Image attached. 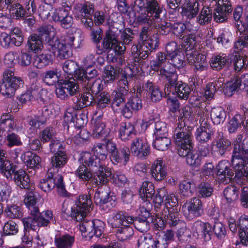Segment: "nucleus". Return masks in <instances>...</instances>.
Listing matches in <instances>:
<instances>
[{
    "mask_svg": "<svg viewBox=\"0 0 248 248\" xmlns=\"http://www.w3.org/2000/svg\"><path fill=\"white\" fill-rule=\"evenodd\" d=\"M243 14V8L241 6H237L236 7L233 12V17L235 21V26L237 31L242 34L245 32V27L243 25V23L240 19L242 17Z\"/></svg>",
    "mask_w": 248,
    "mask_h": 248,
    "instance_id": "5fc2aeb1",
    "label": "nucleus"
},
{
    "mask_svg": "<svg viewBox=\"0 0 248 248\" xmlns=\"http://www.w3.org/2000/svg\"><path fill=\"white\" fill-rule=\"evenodd\" d=\"M178 76L175 75L171 78L170 84H166L164 88L165 93L176 95L179 98L187 100L189 96L191 89L189 85L182 81L178 80Z\"/></svg>",
    "mask_w": 248,
    "mask_h": 248,
    "instance_id": "6e6552de",
    "label": "nucleus"
},
{
    "mask_svg": "<svg viewBox=\"0 0 248 248\" xmlns=\"http://www.w3.org/2000/svg\"><path fill=\"white\" fill-rule=\"evenodd\" d=\"M8 9L10 16L16 19L23 18L26 15V10L23 8V6L19 3H16L11 5Z\"/></svg>",
    "mask_w": 248,
    "mask_h": 248,
    "instance_id": "603ef678",
    "label": "nucleus"
},
{
    "mask_svg": "<svg viewBox=\"0 0 248 248\" xmlns=\"http://www.w3.org/2000/svg\"><path fill=\"white\" fill-rule=\"evenodd\" d=\"M187 208L189 212V215L195 217L200 216L202 212V202L198 198L191 199L188 203H186L183 206V209Z\"/></svg>",
    "mask_w": 248,
    "mask_h": 248,
    "instance_id": "72a5a7b5",
    "label": "nucleus"
},
{
    "mask_svg": "<svg viewBox=\"0 0 248 248\" xmlns=\"http://www.w3.org/2000/svg\"><path fill=\"white\" fill-rule=\"evenodd\" d=\"M81 159L84 165L87 166L92 171L97 170L103 165L101 164L100 160L93 153L85 152L81 154Z\"/></svg>",
    "mask_w": 248,
    "mask_h": 248,
    "instance_id": "412c9836",
    "label": "nucleus"
},
{
    "mask_svg": "<svg viewBox=\"0 0 248 248\" xmlns=\"http://www.w3.org/2000/svg\"><path fill=\"white\" fill-rule=\"evenodd\" d=\"M248 111V109H247ZM245 117L239 114L235 115L228 122L227 129L230 134L235 133L239 128L243 125L246 130L248 131V120L244 125Z\"/></svg>",
    "mask_w": 248,
    "mask_h": 248,
    "instance_id": "aec40b11",
    "label": "nucleus"
},
{
    "mask_svg": "<svg viewBox=\"0 0 248 248\" xmlns=\"http://www.w3.org/2000/svg\"><path fill=\"white\" fill-rule=\"evenodd\" d=\"M64 43L61 42L58 38H56L47 49L51 50L52 53L60 59H67L71 55V52L70 47L66 44L74 48L77 47L79 44L78 41H76L74 35L66 36L64 38Z\"/></svg>",
    "mask_w": 248,
    "mask_h": 248,
    "instance_id": "423d86ee",
    "label": "nucleus"
},
{
    "mask_svg": "<svg viewBox=\"0 0 248 248\" xmlns=\"http://www.w3.org/2000/svg\"><path fill=\"white\" fill-rule=\"evenodd\" d=\"M154 202L157 207L162 204H164L168 208V205L174 207L177 204V198L174 194L166 195V191L164 189H159L155 193V197L154 199Z\"/></svg>",
    "mask_w": 248,
    "mask_h": 248,
    "instance_id": "dca6fc26",
    "label": "nucleus"
},
{
    "mask_svg": "<svg viewBox=\"0 0 248 248\" xmlns=\"http://www.w3.org/2000/svg\"><path fill=\"white\" fill-rule=\"evenodd\" d=\"M217 169L220 183H228L234 175V170L230 169L227 161H220L217 166Z\"/></svg>",
    "mask_w": 248,
    "mask_h": 248,
    "instance_id": "a211bd4d",
    "label": "nucleus"
},
{
    "mask_svg": "<svg viewBox=\"0 0 248 248\" xmlns=\"http://www.w3.org/2000/svg\"><path fill=\"white\" fill-rule=\"evenodd\" d=\"M198 189L199 196L202 198L210 197L213 192L212 186L208 182L201 183L198 186Z\"/></svg>",
    "mask_w": 248,
    "mask_h": 248,
    "instance_id": "69168bd1",
    "label": "nucleus"
},
{
    "mask_svg": "<svg viewBox=\"0 0 248 248\" xmlns=\"http://www.w3.org/2000/svg\"><path fill=\"white\" fill-rule=\"evenodd\" d=\"M0 170L8 179H12L16 172L15 166L7 159L0 164Z\"/></svg>",
    "mask_w": 248,
    "mask_h": 248,
    "instance_id": "864d4df0",
    "label": "nucleus"
},
{
    "mask_svg": "<svg viewBox=\"0 0 248 248\" xmlns=\"http://www.w3.org/2000/svg\"><path fill=\"white\" fill-rule=\"evenodd\" d=\"M223 193L228 202H232L238 197V188L234 186H230L224 190Z\"/></svg>",
    "mask_w": 248,
    "mask_h": 248,
    "instance_id": "0e129e2a",
    "label": "nucleus"
},
{
    "mask_svg": "<svg viewBox=\"0 0 248 248\" xmlns=\"http://www.w3.org/2000/svg\"><path fill=\"white\" fill-rule=\"evenodd\" d=\"M52 61L53 57L52 55L43 53L36 58L33 62V64L37 68L41 69L52 64Z\"/></svg>",
    "mask_w": 248,
    "mask_h": 248,
    "instance_id": "3c124183",
    "label": "nucleus"
},
{
    "mask_svg": "<svg viewBox=\"0 0 248 248\" xmlns=\"http://www.w3.org/2000/svg\"><path fill=\"white\" fill-rule=\"evenodd\" d=\"M113 96L111 107L116 111H121V109L124 107L125 98L128 94L124 92L116 91Z\"/></svg>",
    "mask_w": 248,
    "mask_h": 248,
    "instance_id": "58836bf2",
    "label": "nucleus"
},
{
    "mask_svg": "<svg viewBox=\"0 0 248 248\" xmlns=\"http://www.w3.org/2000/svg\"><path fill=\"white\" fill-rule=\"evenodd\" d=\"M37 193L32 189H29L24 199V203L28 207L31 216L38 215L40 214L39 209L35 206L37 199Z\"/></svg>",
    "mask_w": 248,
    "mask_h": 248,
    "instance_id": "5701e85b",
    "label": "nucleus"
},
{
    "mask_svg": "<svg viewBox=\"0 0 248 248\" xmlns=\"http://www.w3.org/2000/svg\"><path fill=\"white\" fill-rule=\"evenodd\" d=\"M193 148L186 149L184 155L178 154L180 156L186 157V163L193 168L199 167L202 163V156L197 152L192 150Z\"/></svg>",
    "mask_w": 248,
    "mask_h": 248,
    "instance_id": "b1692460",
    "label": "nucleus"
},
{
    "mask_svg": "<svg viewBox=\"0 0 248 248\" xmlns=\"http://www.w3.org/2000/svg\"><path fill=\"white\" fill-rule=\"evenodd\" d=\"M132 154L140 159H145L150 153V148L144 138L136 137L130 145Z\"/></svg>",
    "mask_w": 248,
    "mask_h": 248,
    "instance_id": "1a4fd4ad",
    "label": "nucleus"
},
{
    "mask_svg": "<svg viewBox=\"0 0 248 248\" xmlns=\"http://www.w3.org/2000/svg\"><path fill=\"white\" fill-rule=\"evenodd\" d=\"M21 159L27 167L35 170L40 167L41 158L32 152L28 151L23 153Z\"/></svg>",
    "mask_w": 248,
    "mask_h": 248,
    "instance_id": "bb28decb",
    "label": "nucleus"
},
{
    "mask_svg": "<svg viewBox=\"0 0 248 248\" xmlns=\"http://www.w3.org/2000/svg\"><path fill=\"white\" fill-rule=\"evenodd\" d=\"M94 6L89 2H86L77 5L75 7L77 17H90L93 13Z\"/></svg>",
    "mask_w": 248,
    "mask_h": 248,
    "instance_id": "a19ab883",
    "label": "nucleus"
},
{
    "mask_svg": "<svg viewBox=\"0 0 248 248\" xmlns=\"http://www.w3.org/2000/svg\"><path fill=\"white\" fill-rule=\"evenodd\" d=\"M16 120L9 113L2 114L0 118V127L7 133L13 131L16 126Z\"/></svg>",
    "mask_w": 248,
    "mask_h": 248,
    "instance_id": "cd10ccee",
    "label": "nucleus"
},
{
    "mask_svg": "<svg viewBox=\"0 0 248 248\" xmlns=\"http://www.w3.org/2000/svg\"><path fill=\"white\" fill-rule=\"evenodd\" d=\"M92 151L100 160H105L108 154H110V158L112 162L117 164L123 161L126 164L129 160L130 151L126 146L117 148L116 144L111 140H105L103 143H98L92 148Z\"/></svg>",
    "mask_w": 248,
    "mask_h": 248,
    "instance_id": "f257e3e1",
    "label": "nucleus"
},
{
    "mask_svg": "<svg viewBox=\"0 0 248 248\" xmlns=\"http://www.w3.org/2000/svg\"><path fill=\"white\" fill-rule=\"evenodd\" d=\"M119 32L117 28L112 26L109 27V30L105 32L102 43V48L99 49L100 52L97 53L99 54L105 51L109 52L113 50L116 54H124L126 50V47L123 46V44L118 40Z\"/></svg>",
    "mask_w": 248,
    "mask_h": 248,
    "instance_id": "20e7f679",
    "label": "nucleus"
},
{
    "mask_svg": "<svg viewBox=\"0 0 248 248\" xmlns=\"http://www.w3.org/2000/svg\"><path fill=\"white\" fill-rule=\"evenodd\" d=\"M146 46L140 45L139 47L137 45H133L131 47V53L135 62H140V60H145L148 58L151 52Z\"/></svg>",
    "mask_w": 248,
    "mask_h": 248,
    "instance_id": "473e14b6",
    "label": "nucleus"
},
{
    "mask_svg": "<svg viewBox=\"0 0 248 248\" xmlns=\"http://www.w3.org/2000/svg\"><path fill=\"white\" fill-rule=\"evenodd\" d=\"M134 126L130 123L122 122L120 124L119 136L124 141H126L132 138L135 135Z\"/></svg>",
    "mask_w": 248,
    "mask_h": 248,
    "instance_id": "c756f323",
    "label": "nucleus"
},
{
    "mask_svg": "<svg viewBox=\"0 0 248 248\" xmlns=\"http://www.w3.org/2000/svg\"><path fill=\"white\" fill-rule=\"evenodd\" d=\"M96 107L99 109H103L108 106L111 102L109 93L106 91L102 92L95 96Z\"/></svg>",
    "mask_w": 248,
    "mask_h": 248,
    "instance_id": "8fccbe9b",
    "label": "nucleus"
},
{
    "mask_svg": "<svg viewBox=\"0 0 248 248\" xmlns=\"http://www.w3.org/2000/svg\"><path fill=\"white\" fill-rule=\"evenodd\" d=\"M244 134H239L234 141L232 164L238 174L248 164V136L244 139Z\"/></svg>",
    "mask_w": 248,
    "mask_h": 248,
    "instance_id": "f03ea898",
    "label": "nucleus"
},
{
    "mask_svg": "<svg viewBox=\"0 0 248 248\" xmlns=\"http://www.w3.org/2000/svg\"><path fill=\"white\" fill-rule=\"evenodd\" d=\"M167 60V55L163 52H158L156 55V59L151 63L152 69L155 71H158L159 68L164 67L165 65H170Z\"/></svg>",
    "mask_w": 248,
    "mask_h": 248,
    "instance_id": "09e8293b",
    "label": "nucleus"
},
{
    "mask_svg": "<svg viewBox=\"0 0 248 248\" xmlns=\"http://www.w3.org/2000/svg\"><path fill=\"white\" fill-rule=\"evenodd\" d=\"M142 89L150 95L152 102H156L160 101L162 97V93L159 88L153 82L148 80L145 82Z\"/></svg>",
    "mask_w": 248,
    "mask_h": 248,
    "instance_id": "393cba45",
    "label": "nucleus"
},
{
    "mask_svg": "<svg viewBox=\"0 0 248 248\" xmlns=\"http://www.w3.org/2000/svg\"><path fill=\"white\" fill-rule=\"evenodd\" d=\"M89 92H84L80 94L79 100L77 105L78 108L81 109L88 106H93L95 104V97Z\"/></svg>",
    "mask_w": 248,
    "mask_h": 248,
    "instance_id": "49530a36",
    "label": "nucleus"
},
{
    "mask_svg": "<svg viewBox=\"0 0 248 248\" xmlns=\"http://www.w3.org/2000/svg\"><path fill=\"white\" fill-rule=\"evenodd\" d=\"M231 142L228 139L221 136L218 139L215 140L212 144L213 150L222 156L231 148Z\"/></svg>",
    "mask_w": 248,
    "mask_h": 248,
    "instance_id": "6ab92c4d",
    "label": "nucleus"
},
{
    "mask_svg": "<svg viewBox=\"0 0 248 248\" xmlns=\"http://www.w3.org/2000/svg\"><path fill=\"white\" fill-rule=\"evenodd\" d=\"M110 190L107 186L98 187L94 196V201L97 205L102 206L110 201Z\"/></svg>",
    "mask_w": 248,
    "mask_h": 248,
    "instance_id": "4be33fe9",
    "label": "nucleus"
},
{
    "mask_svg": "<svg viewBox=\"0 0 248 248\" xmlns=\"http://www.w3.org/2000/svg\"><path fill=\"white\" fill-rule=\"evenodd\" d=\"M37 35L42 39L48 47L55 41L56 29L50 24H43L37 29Z\"/></svg>",
    "mask_w": 248,
    "mask_h": 248,
    "instance_id": "2eb2a0df",
    "label": "nucleus"
},
{
    "mask_svg": "<svg viewBox=\"0 0 248 248\" xmlns=\"http://www.w3.org/2000/svg\"><path fill=\"white\" fill-rule=\"evenodd\" d=\"M70 8L69 6L56 9L51 16L52 20L56 22H59L62 28L68 29L73 24V19L69 15Z\"/></svg>",
    "mask_w": 248,
    "mask_h": 248,
    "instance_id": "9b49d317",
    "label": "nucleus"
},
{
    "mask_svg": "<svg viewBox=\"0 0 248 248\" xmlns=\"http://www.w3.org/2000/svg\"><path fill=\"white\" fill-rule=\"evenodd\" d=\"M181 8L182 16L191 20L196 17L200 12V5L198 0H184Z\"/></svg>",
    "mask_w": 248,
    "mask_h": 248,
    "instance_id": "4468645a",
    "label": "nucleus"
},
{
    "mask_svg": "<svg viewBox=\"0 0 248 248\" xmlns=\"http://www.w3.org/2000/svg\"><path fill=\"white\" fill-rule=\"evenodd\" d=\"M214 131L210 125H203L197 129L196 132V138L197 141L202 142H208L214 135Z\"/></svg>",
    "mask_w": 248,
    "mask_h": 248,
    "instance_id": "7c9ffc66",
    "label": "nucleus"
},
{
    "mask_svg": "<svg viewBox=\"0 0 248 248\" xmlns=\"http://www.w3.org/2000/svg\"><path fill=\"white\" fill-rule=\"evenodd\" d=\"M7 133L5 140L8 147L18 146L22 144L20 137L18 135L13 132V131Z\"/></svg>",
    "mask_w": 248,
    "mask_h": 248,
    "instance_id": "338daca9",
    "label": "nucleus"
},
{
    "mask_svg": "<svg viewBox=\"0 0 248 248\" xmlns=\"http://www.w3.org/2000/svg\"><path fill=\"white\" fill-rule=\"evenodd\" d=\"M140 195L141 198L146 199V201L153 200L155 197V187L153 184L150 182L144 181L142 183L140 190Z\"/></svg>",
    "mask_w": 248,
    "mask_h": 248,
    "instance_id": "f704fd0d",
    "label": "nucleus"
},
{
    "mask_svg": "<svg viewBox=\"0 0 248 248\" xmlns=\"http://www.w3.org/2000/svg\"><path fill=\"white\" fill-rule=\"evenodd\" d=\"M94 174L92 179L93 184L95 186H107L109 178L111 175L110 170L103 165L101 166L97 170H93Z\"/></svg>",
    "mask_w": 248,
    "mask_h": 248,
    "instance_id": "f3484780",
    "label": "nucleus"
},
{
    "mask_svg": "<svg viewBox=\"0 0 248 248\" xmlns=\"http://www.w3.org/2000/svg\"><path fill=\"white\" fill-rule=\"evenodd\" d=\"M144 11L154 19L155 27L158 29L160 34L166 35L169 33L170 23L163 20L161 17L163 10L157 0H146V7Z\"/></svg>",
    "mask_w": 248,
    "mask_h": 248,
    "instance_id": "7ed1b4c3",
    "label": "nucleus"
},
{
    "mask_svg": "<svg viewBox=\"0 0 248 248\" xmlns=\"http://www.w3.org/2000/svg\"><path fill=\"white\" fill-rule=\"evenodd\" d=\"M210 117L215 124H219L223 123L226 117V112L220 107L213 108L210 111Z\"/></svg>",
    "mask_w": 248,
    "mask_h": 248,
    "instance_id": "37998d69",
    "label": "nucleus"
},
{
    "mask_svg": "<svg viewBox=\"0 0 248 248\" xmlns=\"http://www.w3.org/2000/svg\"><path fill=\"white\" fill-rule=\"evenodd\" d=\"M91 171L92 170L88 169L87 166L82 164L80 165L76 171V175L83 181H88L92 179L93 176Z\"/></svg>",
    "mask_w": 248,
    "mask_h": 248,
    "instance_id": "13d9d810",
    "label": "nucleus"
},
{
    "mask_svg": "<svg viewBox=\"0 0 248 248\" xmlns=\"http://www.w3.org/2000/svg\"><path fill=\"white\" fill-rule=\"evenodd\" d=\"M170 143L171 140L169 138L166 136H160L157 137L155 140L153 145L157 150L163 151L169 148Z\"/></svg>",
    "mask_w": 248,
    "mask_h": 248,
    "instance_id": "052dcab7",
    "label": "nucleus"
},
{
    "mask_svg": "<svg viewBox=\"0 0 248 248\" xmlns=\"http://www.w3.org/2000/svg\"><path fill=\"white\" fill-rule=\"evenodd\" d=\"M210 64L213 69L219 71L222 68H228L230 65V62L225 54H219L211 58Z\"/></svg>",
    "mask_w": 248,
    "mask_h": 248,
    "instance_id": "c85d7f7f",
    "label": "nucleus"
},
{
    "mask_svg": "<svg viewBox=\"0 0 248 248\" xmlns=\"http://www.w3.org/2000/svg\"><path fill=\"white\" fill-rule=\"evenodd\" d=\"M185 55L183 52L179 51L168 57V60L170 61V65L180 68L185 65Z\"/></svg>",
    "mask_w": 248,
    "mask_h": 248,
    "instance_id": "4d7b16f0",
    "label": "nucleus"
},
{
    "mask_svg": "<svg viewBox=\"0 0 248 248\" xmlns=\"http://www.w3.org/2000/svg\"><path fill=\"white\" fill-rule=\"evenodd\" d=\"M222 78L218 79L215 82L207 84L204 89V96L206 99L211 100L214 98L216 92L220 89H222L223 86Z\"/></svg>",
    "mask_w": 248,
    "mask_h": 248,
    "instance_id": "4c0bfd02",
    "label": "nucleus"
},
{
    "mask_svg": "<svg viewBox=\"0 0 248 248\" xmlns=\"http://www.w3.org/2000/svg\"><path fill=\"white\" fill-rule=\"evenodd\" d=\"M3 77L15 91L22 88L24 85L22 79L20 77L14 76V73L12 70H5L3 73Z\"/></svg>",
    "mask_w": 248,
    "mask_h": 248,
    "instance_id": "e433bc0d",
    "label": "nucleus"
},
{
    "mask_svg": "<svg viewBox=\"0 0 248 248\" xmlns=\"http://www.w3.org/2000/svg\"><path fill=\"white\" fill-rule=\"evenodd\" d=\"M44 41L36 34L30 36L28 41V49L36 53L40 52L43 48Z\"/></svg>",
    "mask_w": 248,
    "mask_h": 248,
    "instance_id": "ea45409f",
    "label": "nucleus"
},
{
    "mask_svg": "<svg viewBox=\"0 0 248 248\" xmlns=\"http://www.w3.org/2000/svg\"><path fill=\"white\" fill-rule=\"evenodd\" d=\"M68 157L66 154L63 152L61 154L55 153L51 158L50 164L52 168L58 170L59 169L62 168L67 162Z\"/></svg>",
    "mask_w": 248,
    "mask_h": 248,
    "instance_id": "c03bdc74",
    "label": "nucleus"
},
{
    "mask_svg": "<svg viewBox=\"0 0 248 248\" xmlns=\"http://www.w3.org/2000/svg\"><path fill=\"white\" fill-rule=\"evenodd\" d=\"M195 227L198 235L203 238L205 242L211 239V226L209 224L198 221L195 223Z\"/></svg>",
    "mask_w": 248,
    "mask_h": 248,
    "instance_id": "c9c22d12",
    "label": "nucleus"
},
{
    "mask_svg": "<svg viewBox=\"0 0 248 248\" xmlns=\"http://www.w3.org/2000/svg\"><path fill=\"white\" fill-rule=\"evenodd\" d=\"M152 177L157 181L164 179L167 175V171L162 160H155L152 164L151 169Z\"/></svg>",
    "mask_w": 248,
    "mask_h": 248,
    "instance_id": "a878e982",
    "label": "nucleus"
},
{
    "mask_svg": "<svg viewBox=\"0 0 248 248\" xmlns=\"http://www.w3.org/2000/svg\"><path fill=\"white\" fill-rule=\"evenodd\" d=\"M181 195L185 197L192 196L193 192L194 184L190 181L184 180L179 185Z\"/></svg>",
    "mask_w": 248,
    "mask_h": 248,
    "instance_id": "680f3d73",
    "label": "nucleus"
},
{
    "mask_svg": "<svg viewBox=\"0 0 248 248\" xmlns=\"http://www.w3.org/2000/svg\"><path fill=\"white\" fill-rule=\"evenodd\" d=\"M16 184L21 188L28 189L30 187V178L25 170L20 169L16 170L13 176Z\"/></svg>",
    "mask_w": 248,
    "mask_h": 248,
    "instance_id": "2f4dec72",
    "label": "nucleus"
},
{
    "mask_svg": "<svg viewBox=\"0 0 248 248\" xmlns=\"http://www.w3.org/2000/svg\"><path fill=\"white\" fill-rule=\"evenodd\" d=\"M40 181L39 187L43 191L47 193L51 191L55 186L57 187L58 194L61 196L65 197L67 196V192L65 189L63 183V177L60 175L52 174Z\"/></svg>",
    "mask_w": 248,
    "mask_h": 248,
    "instance_id": "0eeeda50",
    "label": "nucleus"
},
{
    "mask_svg": "<svg viewBox=\"0 0 248 248\" xmlns=\"http://www.w3.org/2000/svg\"><path fill=\"white\" fill-rule=\"evenodd\" d=\"M74 241V237L68 234L55 239L56 245L59 248H71Z\"/></svg>",
    "mask_w": 248,
    "mask_h": 248,
    "instance_id": "bf43d9fd",
    "label": "nucleus"
},
{
    "mask_svg": "<svg viewBox=\"0 0 248 248\" xmlns=\"http://www.w3.org/2000/svg\"><path fill=\"white\" fill-rule=\"evenodd\" d=\"M172 30L173 33L178 38L181 39L186 36V33L189 32L186 25L182 22L170 23L169 32Z\"/></svg>",
    "mask_w": 248,
    "mask_h": 248,
    "instance_id": "de8ad7c7",
    "label": "nucleus"
},
{
    "mask_svg": "<svg viewBox=\"0 0 248 248\" xmlns=\"http://www.w3.org/2000/svg\"><path fill=\"white\" fill-rule=\"evenodd\" d=\"M92 202L87 195H80L76 202V208L71 209V217H77L80 216L81 217L91 216L92 214L90 211V205Z\"/></svg>",
    "mask_w": 248,
    "mask_h": 248,
    "instance_id": "f8f14e48",
    "label": "nucleus"
},
{
    "mask_svg": "<svg viewBox=\"0 0 248 248\" xmlns=\"http://www.w3.org/2000/svg\"><path fill=\"white\" fill-rule=\"evenodd\" d=\"M134 234V231L131 227L126 226L118 229L116 233L117 238L122 241L129 239Z\"/></svg>",
    "mask_w": 248,
    "mask_h": 248,
    "instance_id": "774afa93",
    "label": "nucleus"
},
{
    "mask_svg": "<svg viewBox=\"0 0 248 248\" xmlns=\"http://www.w3.org/2000/svg\"><path fill=\"white\" fill-rule=\"evenodd\" d=\"M217 4L215 9L213 18L215 21L222 23L227 20L232 11V7L230 0H217L215 1Z\"/></svg>",
    "mask_w": 248,
    "mask_h": 248,
    "instance_id": "9d476101",
    "label": "nucleus"
},
{
    "mask_svg": "<svg viewBox=\"0 0 248 248\" xmlns=\"http://www.w3.org/2000/svg\"><path fill=\"white\" fill-rule=\"evenodd\" d=\"M142 108L141 98L137 96H133L128 99L124 107L121 109V113L125 118H130L133 113H137Z\"/></svg>",
    "mask_w": 248,
    "mask_h": 248,
    "instance_id": "ddd939ff",
    "label": "nucleus"
},
{
    "mask_svg": "<svg viewBox=\"0 0 248 248\" xmlns=\"http://www.w3.org/2000/svg\"><path fill=\"white\" fill-rule=\"evenodd\" d=\"M84 87L88 91H91L95 96L100 93L102 91L104 85L100 78L95 80H89L87 83L84 84Z\"/></svg>",
    "mask_w": 248,
    "mask_h": 248,
    "instance_id": "a18cd8bd",
    "label": "nucleus"
},
{
    "mask_svg": "<svg viewBox=\"0 0 248 248\" xmlns=\"http://www.w3.org/2000/svg\"><path fill=\"white\" fill-rule=\"evenodd\" d=\"M173 139L178 154L184 155L185 150L193 148L191 133L184 124L181 123L175 128Z\"/></svg>",
    "mask_w": 248,
    "mask_h": 248,
    "instance_id": "39448f33",
    "label": "nucleus"
},
{
    "mask_svg": "<svg viewBox=\"0 0 248 248\" xmlns=\"http://www.w3.org/2000/svg\"><path fill=\"white\" fill-rule=\"evenodd\" d=\"M61 83L70 96H73L78 93L79 86L74 78L65 79Z\"/></svg>",
    "mask_w": 248,
    "mask_h": 248,
    "instance_id": "6e6d98bb",
    "label": "nucleus"
},
{
    "mask_svg": "<svg viewBox=\"0 0 248 248\" xmlns=\"http://www.w3.org/2000/svg\"><path fill=\"white\" fill-rule=\"evenodd\" d=\"M212 19V11L208 6H204L196 16L197 22L201 25L210 23Z\"/></svg>",
    "mask_w": 248,
    "mask_h": 248,
    "instance_id": "79ce46f5",
    "label": "nucleus"
},
{
    "mask_svg": "<svg viewBox=\"0 0 248 248\" xmlns=\"http://www.w3.org/2000/svg\"><path fill=\"white\" fill-rule=\"evenodd\" d=\"M58 74L57 69L46 71L44 73L43 80L48 85H53L59 80Z\"/></svg>",
    "mask_w": 248,
    "mask_h": 248,
    "instance_id": "e2e57ef3",
    "label": "nucleus"
}]
</instances>
